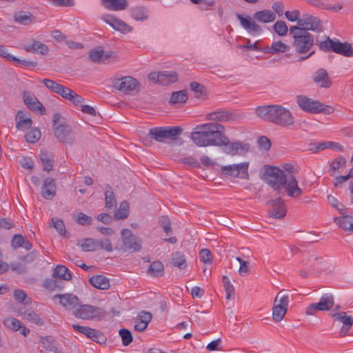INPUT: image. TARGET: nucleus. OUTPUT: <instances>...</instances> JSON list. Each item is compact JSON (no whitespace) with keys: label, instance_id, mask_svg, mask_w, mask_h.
Masks as SVG:
<instances>
[{"label":"nucleus","instance_id":"nucleus-4","mask_svg":"<svg viewBox=\"0 0 353 353\" xmlns=\"http://www.w3.org/2000/svg\"><path fill=\"white\" fill-rule=\"evenodd\" d=\"M52 130L59 141L69 145L74 143L72 132L65 119L59 113H55L52 118Z\"/></svg>","mask_w":353,"mask_h":353},{"label":"nucleus","instance_id":"nucleus-55","mask_svg":"<svg viewBox=\"0 0 353 353\" xmlns=\"http://www.w3.org/2000/svg\"><path fill=\"white\" fill-rule=\"evenodd\" d=\"M190 88L191 90L194 92V97L197 99H201L205 94V87L197 82H192Z\"/></svg>","mask_w":353,"mask_h":353},{"label":"nucleus","instance_id":"nucleus-29","mask_svg":"<svg viewBox=\"0 0 353 353\" xmlns=\"http://www.w3.org/2000/svg\"><path fill=\"white\" fill-rule=\"evenodd\" d=\"M102 5L108 10L120 11L128 6L127 0H101Z\"/></svg>","mask_w":353,"mask_h":353},{"label":"nucleus","instance_id":"nucleus-61","mask_svg":"<svg viewBox=\"0 0 353 353\" xmlns=\"http://www.w3.org/2000/svg\"><path fill=\"white\" fill-rule=\"evenodd\" d=\"M336 40H332L330 37H327L325 41H321L319 43L320 50L324 52H330L334 50V46Z\"/></svg>","mask_w":353,"mask_h":353},{"label":"nucleus","instance_id":"nucleus-40","mask_svg":"<svg viewBox=\"0 0 353 353\" xmlns=\"http://www.w3.org/2000/svg\"><path fill=\"white\" fill-rule=\"evenodd\" d=\"M319 302L323 312L330 311L334 305V295L331 293L323 294Z\"/></svg>","mask_w":353,"mask_h":353},{"label":"nucleus","instance_id":"nucleus-33","mask_svg":"<svg viewBox=\"0 0 353 353\" xmlns=\"http://www.w3.org/2000/svg\"><path fill=\"white\" fill-rule=\"evenodd\" d=\"M23 49L28 52H39L43 55H46L48 52V47L46 44L36 40H34L32 43L25 46Z\"/></svg>","mask_w":353,"mask_h":353},{"label":"nucleus","instance_id":"nucleus-59","mask_svg":"<svg viewBox=\"0 0 353 353\" xmlns=\"http://www.w3.org/2000/svg\"><path fill=\"white\" fill-rule=\"evenodd\" d=\"M119 332L124 346H128L132 342L133 337L130 330L123 328L121 329Z\"/></svg>","mask_w":353,"mask_h":353},{"label":"nucleus","instance_id":"nucleus-44","mask_svg":"<svg viewBox=\"0 0 353 353\" xmlns=\"http://www.w3.org/2000/svg\"><path fill=\"white\" fill-rule=\"evenodd\" d=\"M89 59L93 63H100L103 57L107 59L110 57V54H105L102 49L97 48L92 50L89 53Z\"/></svg>","mask_w":353,"mask_h":353},{"label":"nucleus","instance_id":"nucleus-30","mask_svg":"<svg viewBox=\"0 0 353 353\" xmlns=\"http://www.w3.org/2000/svg\"><path fill=\"white\" fill-rule=\"evenodd\" d=\"M333 52L347 57H353V48L352 46L347 42L341 43L339 40H336V42H335Z\"/></svg>","mask_w":353,"mask_h":353},{"label":"nucleus","instance_id":"nucleus-48","mask_svg":"<svg viewBox=\"0 0 353 353\" xmlns=\"http://www.w3.org/2000/svg\"><path fill=\"white\" fill-rule=\"evenodd\" d=\"M188 99L187 92L185 90H180L172 92L170 99V103L175 104L178 103H185Z\"/></svg>","mask_w":353,"mask_h":353},{"label":"nucleus","instance_id":"nucleus-1","mask_svg":"<svg viewBox=\"0 0 353 353\" xmlns=\"http://www.w3.org/2000/svg\"><path fill=\"white\" fill-rule=\"evenodd\" d=\"M225 128L218 123L199 125L191 134V139L199 147L219 146Z\"/></svg>","mask_w":353,"mask_h":353},{"label":"nucleus","instance_id":"nucleus-57","mask_svg":"<svg viewBox=\"0 0 353 353\" xmlns=\"http://www.w3.org/2000/svg\"><path fill=\"white\" fill-rule=\"evenodd\" d=\"M51 221L52 222L54 228L60 235L69 237V234H67L65 224L61 219H52Z\"/></svg>","mask_w":353,"mask_h":353},{"label":"nucleus","instance_id":"nucleus-54","mask_svg":"<svg viewBox=\"0 0 353 353\" xmlns=\"http://www.w3.org/2000/svg\"><path fill=\"white\" fill-rule=\"evenodd\" d=\"M346 165V160L343 157H339L336 159H335L330 165V170H332L333 172H335L336 170L343 168L345 167ZM331 175H334V172H332L330 174Z\"/></svg>","mask_w":353,"mask_h":353},{"label":"nucleus","instance_id":"nucleus-18","mask_svg":"<svg viewBox=\"0 0 353 353\" xmlns=\"http://www.w3.org/2000/svg\"><path fill=\"white\" fill-rule=\"evenodd\" d=\"M267 204L272 205V208L268 211L270 217L283 219L286 215L287 210L281 198L270 200L267 202Z\"/></svg>","mask_w":353,"mask_h":353},{"label":"nucleus","instance_id":"nucleus-53","mask_svg":"<svg viewBox=\"0 0 353 353\" xmlns=\"http://www.w3.org/2000/svg\"><path fill=\"white\" fill-rule=\"evenodd\" d=\"M41 138V132L39 128L32 129L25 135L26 140L30 143H36Z\"/></svg>","mask_w":353,"mask_h":353},{"label":"nucleus","instance_id":"nucleus-62","mask_svg":"<svg viewBox=\"0 0 353 353\" xmlns=\"http://www.w3.org/2000/svg\"><path fill=\"white\" fill-rule=\"evenodd\" d=\"M96 250L101 249L104 250L107 252L112 251V246L111 241L109 239H105L104 240H97L95 241Z\"/></svg>","mask_w":353,"mask_h":353},{"label":"nucleus","instance_id":"nucleus-13","mask_svg":"<svg viewBox=\"0 0 353 353\" xmlns=\"http://www.w3.org/2000/svg\"><path fill=\"white\" fill-rule=\"evenodd\" d=\"M121 237L125 248L130 252L139 251L141 249V241L134 236L128 229L121 231Z\"/></svg>","mask_w":353,"mask_h":353},{"label":"nucleus","instance_id":"nucleus-11","mask_svg":"<svg viewBox=\"0 0 353 353\" xmlns=\"http://www.w3.org/2000/svg\"><path fill=\"white\" fill-rule=\"evenodd\" d=\"M113 87L124 94H134L139 90V83L134 78L127 76L114 78L112 80Z\"/></svg>","mask_w":353,"mask_h":353},{"label":"nucleus","instance_id":"nucleus-35","mask_svg":"<svg viewBox=\"0 0 353 353\" xmlns=\"http://www.w3.org/2000/svg\"><path fill=\"white\" fill-rule=\"evenodd\" d=\"M14 20L22 25H29L35 20L34 16L29 12L18 11L14 14Z\"/></svg>","mask_w":353,"mask_h":353},{"label":"nucleus","instance_id":"nucleus-15","mask_svg":"<svg viewBox=\"0 0 353 353\" xmlns=\"http://www.w3.org/2000/svg\"><path fill=\"white\" fill-rule=\"evenodd\" d=\"M308 30L320 32L322 30V24L320 19L310 14H304L299 20V26Z\"/></svg>","mask_w":353,"mask_h":353},{"label":"nucleus","instance_id":"nucleus-14","mask_svg":"<svg viewBox=\"0 0 353 353\" xmlns=\"http://www.w3.org/2000/svg\"><path fill=\"white\" fill-rule=\"evenodd\" d=\"M72 327L75 331L84 334L88 339L98 343L102 344L106 341L105 336L100 331L95 329L78 324H73Z\"/></svg>","mask_w":353,"mask_h":353},{"label":"nucleus","instance_id":"nucleus-23","mask_svg":"<svg viewBox=\"0 0 353 353\" xmlns=\"http://www.w3.org/2000/svg\"><path fill=\"white\" fill-rule=\"evenodd\" d=\"M242 27L251 34H259L262 32V28L250 17H244L240 14H236Z\"/></svg>","mask_w":353,"mask_h":353},{"label":"nucleus","instance_id":"nucleus-52","mask_svg":"<svg viewBox=\"0 0 353 353\" xmlns=\"http://www.w3.org/2000/svg\"><path fill=\"white\" fill-rule=\"evenodd\" d=\"M74 221L79 225L86 226L90 225L92 223V219L91 216L83 213L79 212L75 218Z\"/></svg>","mask_w":353,"mask_h":353},{"label":"nucleus","instance_id":"nucleus-46","mask_svg":"<svg viewBox=\"0 0 353 353\" xmlns=\"http://www.w3.org/2000/svg\"><path fill=\"white\" fill-rule=\"evenodd\" d=\"M106 188L107 190L105 192V208H112L117 204L116 198L111 187L108 184L106 185Z\"/></svg>","mask_w":353,"mask_h":353},{"label":"nucleus","instance_id":"nucleus-64","mask_svg":"<svg viewBox=\"0 0 353 353\" xmlns=\"http://www.w3.org/2000/svg\"><path fill=\"white\" fill-rule=\"evenodd\" d=\"M329 203L335 209L338 210L341 214H343L345 210V206L341 203L334 196L332 195L327 196Z\"/></svg>","mask_w":353,"mask_h":353},{"label":"nucleus","instance_id":"nucleus-16","mask_svg":"<svg viewBox=\"0 0 353 353\" xmlns=\"http://www.w3.org/2000/svg\"><path fill=\"white\" fill-rule=\"evenodd\" d=\"M101 19L111 27H112V28H114L115 30L119 31L122 33H128L133 30L132 27L127 24L125 21H122L119 18H117L112 14H104L101 17Z\"/></svg>","mask_w":353,"mask_h":353},{"label":"nucleus","instance_id":"nucleus-39","mask_svg":"<svg viewBox=\"0 0 353 353\" xmlns=\"http://www.w3.org/2000/svg\"><path fill=\"white\" fill-rule=\"evenodd\" d=\"M52 277L65 281H70L72 279V273L64 265H57L53 271Z\"/></svg>","mask_w":353,"mask_h":353},{"label":"nucleus","instance_id":"nucleus-12","mask_svg":"<svg viewBox=\"0 0 353 353\" xmlns=\"http://www.w3.org/2000/svg\"><path fill=\"white\" fill-rule=\"evenodd\" d=\"M248 162H243L238 164H232L222 166L221 168V172L225 175L234 178H240L243 179H248Z\"/></svg>","mask_w":353,"mask_h":353},{"label":"nucleus","instance_id":"nucleus-2","mask_svg":"<svg viewBox=\"0 0 353 353\" xmlns=\"http://www.w3.org/2000/svg\"><path fill=\"white\" fill-rule=\"evenodd\" d=\"M256 115L265 121L282 127H289L294 123L292 112L279 105H263L256 108Z\"/></svg>","mask_w":353,"mask_h":353},{"label":"nucleus","instance_id":"nucleus-21","mask_svg":"<svg viewBox=\"0 0 353 353\" xmlns=\"http://www.w3.org/2000/svg\"><path fill=\"white\" fill-rule=\"evenodd\" d=\"M332 316L334 321L343 323V325L339 332V334L341 336H345L353 325V317L347 316L345 312H333Z\"/></svg>","mask_w":353,"mask_h":353},{"label":"nucleus","instance_id":"nucleus-51","mask_svg":"<svg viewBox=\"0 0 353 353\" xmlns=\"http://www.w3.org/2000/svg\"><path fill=\"white\" fill-rule=\"evenodd\" d=\"M40 159L43 163V169L45 171L50 172L53 168V160L50 158L47 152H41Z\"/></svg>","mask_w":353,"mask_h":353},{"label":"nucleus","instance_id":"nucleus-49","mask_svg":"<svg viewBox=\"0 0 353 353\" xmlns=\"http://www.w3.org/2000/svg\"><path fill=\"white\" fill-rule=\"evenodd\" d=\"M3 323L6 327L14 332H17L19 330L21 327H22L21 323L13 317L6 318L3 320Z\"/></svg>","mask_w":353,"mask_h":353},{"label":"nucleus","instance_id":"nucleus-7","mask_svg":"<svg viewBox=\"0 0 353 353\" xmlns=\"http://www.w3.org/2000/svg\"><path fill=\"white\" fill-rule=\"evenodd\" d=\"M181 132L182 129L179 126L157 127L150 130L148 136L157 141L163 142L165 139H176Z\"/></svg>","mask_w":353,"mask_h":353},{"label":"nucleus","instance_id":"nucleus-63","mask_svg":"<svg viewBox=\"0 0 353 353\" xmlns=\"http://www.w3.org/2000/svg\"><path fill=\"white\" fill-rule=\"evenodd\" d=\"M274 30L279 36H285L288 28L285 21H277L274 25Z\"/></svg>","mask_w":353,"mask_h":353},{"label":"nucleus","instance_id":"nucleus-27","mask_svg":"<svg viewBox=\"0 0 353 353\" xmlns=\"http://www.w3.org/2000/svg\"><path fill=\"white\" fill-rule=\"evenodd\" d=\"M313 81L321 88H328L332 85L328 74L324 68H320L314 72Z\"/></svg>","mask_w":353,"mask_h":353},{"label":"nucleus","instance_id":"nucleus-9","mask_svg":"<svg viewBox=\"0 0 353 353\" xmlns=\"http://www.w3.org/2000/svg\"><path fill=\"white\" fill-rule=\"evenodd\" d=\"M265 180L275 190L279 191L286 181L288 174H285L284 170L276 167H270L265 172Z\"/></svg>","mask_w":353,"mask_h":353},{"label":"nucleus","instance_id":"nucleus-8","mask_svg":"<svg viewBox=\"0 0 353 353\" xmlns=\"http://www.w3.org/2000/svg\"><path fill=\"white\" fill-rule=\"evenodd\" d=\"M221 142L219 146L224 147L223 151L231 156H242L250 150L249 143L239 141L230 142L229 138L225 134L222 136Z\"/></svg>","mask_w":353,"mask_h":353},{"label":"nucleus","instance_id":"nucleus-36","mask_svg":"<svg viewBox=\"0 0 353 353\" xmlns=\"http://www.w3.org/2000/svg\"><path fill=\"white\" fill-rule=\"evenodd\" d=\"M254 18L262 23H270L275 20L276 14L270 10H263L254 14Z\"/></svg>","mask_w":353,"mask_h":353},{"label":"nucleus","instance_id":"nucleus-26","mask_svg":"<svg viewBox=\"0 0 353 353\" xmlns=\"http://www.w3.org/2000/svg\"><path fill=\"white\" fill-rule=\"evenodd\" d=\"M56 194V184L54 180L51 177H48L44 179L42 188L41 195L47 199H52Z\"/></svg>","mask_w":353,"mask_h":353},{"label":"nucleus","instance_id":"nucleus-34","mask_svg":"<svg viewBox=\"0 0 353 353\" xmlns=\"http://www.w3.org/2000/svg\"><path fill=\"white\" fill-rule=\"evenodd\" d=\"M11 245L14 250L22 247L27 250H30L32 247V243L21 234H14L13 236Z\"/></svg>","mask_w":353,"mask_h":353},{"label":"nucleus","instance_id":"nucleus-10","mask_svg":"<svg viewBox=\"0 0 353 353\" xmlns=\"http://www.w3.org/2000/svg\"><path fill=\"white\" fill-rule=\"evenodd\" d=\"M289 305V295L279 292L275 297L272 307V319L280 322L285 316Z\"/></svg>","mask_w":353,"mask_h":353},{"label":"nucleus","instance_id":"nucleus-22","mask_svg":"<svg viewBox=\"0 0 353 353\" xmlns=\"http://www.w3.org/2000/svg\"><path fill=\"white\" fill-rule=\"evenodd\" d=\"M53 299H59L60 304L66 310H74L77 305H79V299L73 294H56Z\"/></svg>","mask_w":353,"mask_h":353},{"label":"nucleus","instance_id":"nucleus-31","mask_svg":"<svg viewBox=\"0 0 353 353\" xmlns=\"http://www.w3.org/2000/svg\"><path fill=\"white\" fill-rule=\"evenodd\" d=\"M89 282L95 288L108 290L110 288V281L103 275H95L90 278Z\"/></svg>","mask_w":353,"mask_h":353},{"label":"nucleus","instance_id":"nucleus-24","mask_svg":"<svg viewBox=\"0 0 353 353\" xmlns=\"http://www.w3.org/2000/svg\"><path fill=\"white\" fill-rule=\"evenodd\" d=\"M16 128L20 131H25L31 128L32 121L28 112L19 110L15 117Z\"/></svg>","mask_w":353,"mask_h":353},{"label":"nucleus","instance_id":"nucleus-45","mask_svg":"<svg viewBox=\"0 0 353 353\" xmlns=\"http://www.w3.org/2000/svg\"><path fill=\"white\" fill-rule=\"evenodd\" d=\"M290 46L283 43L281 41L273 42L271 47L266 50V52L271 54H277L280 52H285L290 50Z\"/></svg>","mask_w":353,"mask_h":353},{"label":"nucleus","instance_id":"nucleus-50","mask_svg":"<svg viewBox=\"0 0 353 353\" xmlns=\"http://www.w3.org/2000/svg\"><path fill=\"white\" fill-rule=\"evenodd\" d=\"M77 245L84 252H92L96 250L95 241L91 238L79 241Z\"/></svg>","mask_w":353,"mask_h":353},{"label":"nucleus","instance_id":"nucleus-17","mask_svg":"<svg viewBox=\"0 0 353 353\" xmlns=\"http://www.w3.org/2000/svg\"><path fill=\"white\" fill-rule=\"evenodd\" d=\"M283 188L290 197L299 198L303 194V190L299 187L298 181L294 174H288Z\"/></svg>","mask_w":353,"mask_h":353},{"label":"nucleus","instance_id":"nucleus-41","mask_svg":"<svg viewBox=\"0 0 353 353\" xmlns=\"http://www.w3.org/2000/svg\"><path fill=\"white\" fill-rule=\"evenodd\" d=\"M171 263L174 267L183 270L187 267L185 255L181 252H175L172 254Z\"/></svg>","mask_w":353,"mask_h":353},{"label":"nucleus","instance_id":"nucleus-47","mask_svg":"<svg viewBox=\"0 0 353 353\" xmlns=\"http://www.w3.org/2000/svg\"><path fill=\"white\" fill-rule=\"evenodd\" d=\"M129 214V204L126 201H123L120 203L119 210L114 214L116 219H125Z\"/></svg>","mask_w":353,"mask_h":353},{"label":"nucleus","instance_id":"nucleus-20","mask_svg":"<svg viewBox=\"0 0 353 353\" xmlns=\"http://www.w3.org/2000/svg\"><path fill=\"white\" fill-rule=\"evenodd\" d=\"M23 101L26 105L32 111H39L41 114H45L46 109L38 99L31 92L24 91Z\"/></svg>","mask_w":353,"mask_h":353},{"label":"nucleus","instance_id":"nucleus-37","mask_svg":"<svg viewBox=\"0 0 353 353\" xmlns=\"http://www.w3.org/2000/svg\"><path fill=\"white\" fill-rule=\"evenodd\" d=\"M131 17L136 21H145L148 19V10L144 6L133 7L130 10Z\"/></svg>","mask_w":353,"mask_h":353},{"label":"nucleus","instance_id":"nucleus-43","mask_svg":"<svg viewBox=\"0 0 353 353\" xmlns=\"http://www.w3.org/2000/svg\"><path fill=\"white\" fill-rule=\"evenodd\" d=\"M335 223L345 230L353 231V217L349 215L334 218Z\"/></svg>","mask_w":353,"mask_h":353},{"label":"nucleus","instance_id":"nucleus-38","mask_svg":"<svg viewBox=\"0 0 353 353\" xmlns=\"http://www.w3.org/2000/svg\"><path fill=\"white\" fill-rule=\"evenodd\" d=\"M178 80V74L175 71H161L160 72V84L168 85L175 83Z\"/></svg>","mask_w":353,"mask_h":353},{"label":"nucleus","instance_id":"nucleus-56","mask_svg":"<svg viewBox=\"0 0 353 353\" xmlns=\"http://www.w3.org/2000/svg\"><path fill=\"white\" fill-rule=\"evenodd\" d=\"M327 148H331L339 151H343V147L339 143L332 141H326L321 143L316 146V150H323Z\"/></svg>","mask_w":353,"mask_h":353},{"label":"nucleus","instance_id":"nucleus-3","mask_svg":"<svg viewBox=\"0 0 353 353\" xmlns=\"http://www.w3.org/2000/svg\"><path fill=\"white\" fill-rule=\"evenodd\" d=\"M290 33L292 36V46L299 54H305L310 51L314 45V36L307 30L298 26H291Z\"/></svg>","mask_w":353,"mask_h":353},{"label":"nucleus","instance_id":"nucleus-28","mask_svg":"<svg viewBox=\"0 0 353 353\" xmlns=\"http://www.w3.org/2000/svg\"><path fill=\"white\" fill-rule=\"evenodd\" d=\"M152 319V314L149 312L141 311L134 325V330L137 332L144 331Z\"/></svg>","mask_w":353,"mask_h":353},{"label":"nucleus","instance_id":"nucleus-19","mask_svg":"<svg viewBox=\"0 0 353 353\" xmlns=\"http://www.w3.org/2000/svg\"><path fill=\"white\" fill-rule=\"evenodd\" d=\"M55 93L59 94L61 97L70 101L75 105H79L84 101L81 96L77 94L70 88L61 84L58 86L57 90H55Z\"/></svg>","mask_w":353,"mask_h":353},{"label":"nucleus","instance_id":"nucleus-32","mask_svg":"<svg viewBox=\"0 0 353 353\" xmlns=\"http://www.w3.org/2000/svg\"><path fill=\"white\" fill-rule=\"evenodd\" d=\"M39 342L46 350L54 353H61V351L53 337L50 336L41 337Z\"/></svg>","mask_w":353,"mask_h":353},{"label":"nucleus","instance_id":"nucleus-58","mask_svg":"<svg viewBox=\"0 0 353 353\" xmlns=\"http://www.w3.org/2000/svg\"><path fill=\"white\" fill-rule=\"evenodd\" d=\"M24 318L28 321L34 323L37 325H41L43 324V321L40 318L39 314L34 311L26 312L23 314Z\"/></svg>","mask_w":353,"mask_h":353},{"label":"nucleus","instance_id":"nucleus-6","mask_svg":"<svg viewBox=\"0 0 353 353\" xmlns=\"http://www.w3.org/2000/svg\"><path fill=\"white\" fill-rule=\"evenodd\" d=\"M72 314L77 319L83 320H100L105 315V312L101 307L91 305H81L73 310Z\"/></svg>","mask_w":353,"mask_h":353},{"label":"nucleus","instance_id":"nucleus-42","mask_svg":"<svg viewBox=\"0 0 353 353\" xmlns=\"http://www.w3.org/2000/svg\"><path fill=\"white\" fill-rule=\"evenodd\" d=\"M164 266L160 261H155L152 262L148 270L147 274L152 276H161L163 274Z\"/></svg>","mask_w":353,"mask_h":353},{"label":"nucleus","instance_id":"nucleus-5","mask_svg":"<svg viewBox=\"0 0 353 353\" xmlns=\"http://www.w3.org/2000/svg\"><path fill=\"white\" fill-rule=\"evenodd\" d=\"M296 103L299 108L305 112L312 114L323 112L329 114L334 111L332 106L324 105L319 101L313 100L304 95H298Z\"/></svg>","mask_w":353,"mask_h":353},{"label":"nucleus","instance_id":"nucleus-25","mask_svg":"<svg viewBox=\"0 0 353 353\" xmlns=\"http://www.w3.org/2000/svg\"><path fill=\"white\" fill-rule=\"evenodd\" d=\"M206 118L210 121H230L235 120L236 117L232 111L219 110L208 114Z\"/></svg>","mask_w":353,"mask_h":353},{"label":"nucleus","instance_id":"nucleus-60","mask_svg":"<svg viewBox=\"0 0 353 353\" xmlns=\"http://www.w3.org/2000/svg\"><path fill=\"white\" fill-rule=\"evenodd\" d=\"M14 297L19 303H22L24 305H28L30 303V299L27 297L26 294L22 290H16L14 292Z\"/></svg>","mask_w":353,"mask_h":353}]
</instances>
